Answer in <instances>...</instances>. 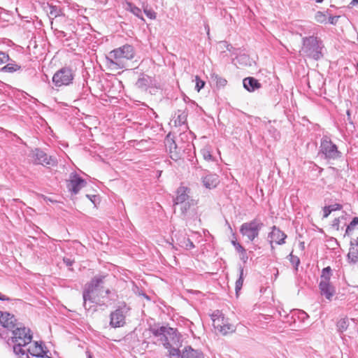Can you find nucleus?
I'll return each instance as SVG.
<instances>
[{
    "instance_id": "obj_5",
    "label": "nucleus",
    "mask_w": 358,
    "mask_h": 358,
    "mask_svg": "<svg viewBox=\"0 0 358 358\" xmlns=\"http://www.w3.org/2000/svg\"><path fill=\"white\" fill-rule=\"evenodd\" d=\"M264 227L261 220L255 218L252 220L244 222L240 227V233L246 237L248 241L252 242L259 236V232Z\"/></svg>"
},
{
    "instance_id": "obj_50",
    "label": "nucleus",
    "mask_w": 358,
    "mask_h": 358,
    "mask_svg": "<svg viewBox=\"0 0 358 358\" xmlns=\"http://www.w3.org/2000/svg\"><path fill=\"white\" fill-rule=\"evenodd\" d=\"M358 247V238H353L350 241V248H352V247Z\"/></svg>"
},
{
    "instance_id": "obj_49",
    "label": "nucleus",
    "mask_w": 358,
    "mask_h": 358,
    "mask_svg": "<svg viewBox=\"0 0 358 358\" xmlns=\"http://www.w3.org/2000/svg\"><path fill=\"white\" fill-rule=\"evenodd\" d=\"M331 211L339 210L342 208V205L339 203H335L329 206Z\"/></svg>"
},
{
    "instance_id": "obj_25",
    "label": "nucleus",
    "mask_w": 358,
    "mask_h": 358,
    "mask_svg": "<svg viewBox=\"0 0 358 358\" xmlns=\"http://www.w3.org/2000/svg\"><path fill=\"white\" fill-rule=\"evenodd\" d=\"M239 270V278L236 281L235 290L236 295L238 294L239 291L241 289L244 281V268L241 265L238 267Z\"/></svg>"
},
{
    "instance_id": "obj_15",
    "label": "nucleus",
    "mask_w": 358,
    "mask_h": 358,
    "mask_svg": "<svg viewBox=\"0 0 358 358\" xmlns=\"http://www.w3.org/2000/svg\"><path fill=\"white\" fill-rule=\"evenodd\" d=\"M189 192L190 189L187 187H179L176 190V196L173 200L174 205L182 204L187 202V201H190Z\"/></svg>"
},
{
    "instance_id": "obj_53",
    "label": "nucleus",
    "mask_w": 358,
    "mask_h": 358,
    "mask_svg": "<svg viewBox=\"0 0 358 358\" xmlns=\"http://www.w3.org/2000/svg\"><path fill=\"white\" fill-rule=\"evenodd\" d=\"M64 262L67 266H71L72 264V261L70 259H64Z\"/></svg>"
},
{
    "instance_id": "obj_38",
    "label": "nucleus",
    "mask_w": 358,
    "mask_h": 358,
    "mask_svg": "<svg viewBox=\"0 0 358 358\" xmlns=\"http://www.w3.org/2000/svg\"><path fill=\"white\" fill-rule=\"evenodd\" d=\"M348 327V322L347 319H341L337 323L338 331L341 333L345 331Z\"/></svg>"
},
{
    "instance_id": "obj_24",
    "label": "nucleus",
    "mask_w": 358,
    "mask_h": 358,
    "mask_svg": "<svg viewBox=\"0 0 358 358\" xmlns=\"http://www.w3.org/2000/svg\"><path fill=\"white\" fill-rule=\"evenodd\" d=\"M239 270V278L236 281L235 290L236 295L238 294L239 291L241 289L244 281V268L241 265L238 267Z\"/></svg>"
},
{
    "instance_id": "obj_32",
    "label": "nucleus",
    "mask_w": 358,
    "mask_h": 358,
    "mask_svg": "<svg viewBox=\"0 0 358 358\" xmlns=\"http://www.w3.org/2000/svg\"><path fill=\"white\" fill-rule=\"evenodd\" d=\"M21 69V66L15 63H9L4 66L1 71L4 72L13 73Z\"/></svg>"
},
{
    "instance_id": "obj_22",
    "label": "nucleus",
    "mask_w": 358,
    "mask_h": 358,
    "mask_svg": "<svg viewBox=\"0 0 358 358\" xmlns=\"http://www.w3.org/2000/svg\"><path fill=\"white\" fill-rule=\"evenodd\" d=\"M243 87L249 92H254L261 87V84L253 77H248L243 80Z\"/></svg>"
},
{
    "instance_id": "obj_30",
    "label": "nucleus",
    "mask_w": 358,
    "mask_h": 358,
    "mask_svg": "<svg viewBox=\"0 0 358 358\" xmlns=\"http://www.w3.org/2000/svg\"><path fill=\"white\" fill-rule=\"evenodd\" d=\"M348 259H349L350 262L353 264L358 263V246H355V248L352 247V248L349 249Z\"/></svg>"
},
{
    "instance_id": "obj_48",
    "label": "nucleus",
    "mask_w": 358,
    "mask_h": 358,
    "mask_svg": "<svg viewBox=\"0 0 358 358\" xmlns=\"http://www.w3.org/2000/svg\"><path fill=\"white\" fill-rule=\"evenodd\" d=\"M323 212H324L323 217L324 218H327L332 211L331 210V207L329 206H328L324 207Z\"/></svg>"
},
{
    "instance_id": "obj_46",
    "label": "nucleus",
    "mask_w": 358,
    "mask_h": 358,
    "mask_svg": "<svg viewBox=\"0 0 358 358\" xmlns=\"http://www.w3.org/2000/svg\"><path fill=\"white\" fill-rule=\"evenodd\" d=\"M308 317V315L303 310H298V317L301 320L304 321Z\"/></svg>"
},
{
    "instance_id": "obj_40",
    "label": "nucleus",
    "mask_w": 358,
    "mask_h": 358,
    "mask_svg": "<svg viewBox=\"0 0 358 358\" xmlns=\"http://www.w3.org/2000/svg\"><path fill=\"white\" fill-rule=\"evenodd\" d=\"M315 19L317 22L327 23V15L322 11H317L315 13Z\"/></svg>"
},
{
    "instance_id": "obj_13",
    "label": "nucleus",
    "mask_w": 358,
    "mask_h": 358,
    "mask_svg": "<svg viewBox=\"0 0 358 358\" xmlns=\"http://www.w3.org/2000/svg\"><path fill=\"white\" fill-rule=\"evenodd\" d=\"M0 324L3 328L11 331L20 325L13 315L2 311H0Z\"/></svg>"
},
{
    "instance_id": "obj_11",
    "label": "nucleus",
    "mask_w": 358,
    "mask_h": 358,
    "mask_svg": "<svg viewBox=\"0 0 358 358\" xmlns=\"http://www.w3.org/2000/svg\"><path fill=\"white\" fill-rule=\"evenodd\" d=\"M87 181L82 178L76 172H72L69 179L66 180V187L71 194H77L80 190L85 187Z\"/></svg>"
},
{
    "instance_id": "obj_37",
    "label": "nucleus",
    "mask_w": 358,
    "mask_h": 358,
    "mask_svg": "<svg viewBox=\"0 0 358 358\" xmlns=\"http://www.w3.org/2000/svg\"><path fill=\"white\" fill-rule=\"evenodd\" d=\"M142 7L143 8L144 13L148 17H149L151 20L156 19L157 13L154 10H152V9H148V6H145L144 3H143Z\"/></svg>"
},
{
    "instance_id": "obj_59",
    "label": "nucleus",
    "mask_w": 358,
    "mask_h": 358,
    "mask_svg": "<svg viewBox=\"0 0 358 358\" xmlns=\"http://www.w3.org/2000/svg\"><path fill=\"white\" fill-rule=\"evenodd\" d=\"M105 293H106V294H107V295H108V294H109L110 293V290L109 289H106L105 290Z\"/></svg>"
},
{
    "instance_id": "obj_21",
    "label": "nucleus",
    "mask_w": 358,
    "mask_h": 358,
    "mask_svg": "<svg viewBox=\"0 0 358 358\" xmlns=\"http://www.w3.org/2000/svg\"><path fill=\"white\" fill-rule=\"evenodd\" d=\"M165 146L171 159L177 161L180 158V153L178 151V147L175 141L172 139H166Z\"/></svg>"
},
{
    "instance_id": "obj_7",
    "label": "nucleus",
    "mask_w": 358,
    "mask_h": 358,
    "mask_svg": "<svg viewBox=\"0 0 358 358\" xmlns=\"http://www.w3.org/2000/svg\"><path fill=\"white\" fill-rule=\"evenodd\" d=\"M130 308L125 302L120 303L110 314V326L113 328L122 327L126 324V316Z\"/></svg>"
},
{
    "instance_id": "obj_35",
    "label": "nucleus",
    "mask_w": 358,
    "mask_h": 358,
    "mask_svg": "<svg viewBox=\"0 0 358 358\" xmlns=\"http://www.w3.org/2000/svg\"><path fill=\"white\" fill-rule=\"evenodd\" d=\"M357 225H358V217H355L350 222V223L347 226L345 236H349L351 231H352L355 229V227Z\"/></svg>"
},
{
    "instance_id": "obj_44",
    "label": "nucleus",
    "mask_w": 358,
    "mask_h": 358,
    "mask_svg": "<svg viewBox=\"0 0 358 358\" xmlns=\"http://www.w3.org/2000/svg\"><path fill=\"white\" fill-rule=\"evenodd\" d=\"M231 243L234 246L236 250L238 252H240L241 251H242L244 249V248L236 241H232Z\"/></svg>"
},
{
    "instance_id": "obj_51",
    "label": "nucleus",
    "mask_w": 358,
    "mask_h": 358,
    "mask_svg": "<svg viewBox=\"0 0 358 358\" xmlns=\"http://www.w3.org/2000/svg\"><path fill=\"white\" fill-rule=\"evenodd\" d=\"M0 300L8 301H10L11 299L9 297L6 296V295H4L0 292Z\"/></svg>"
},
{
    "instance_id": "obj_55",
    "label": "nucleus",
    "mask_w": 358,
    "mask_h": 358,
    "mask_svg": "<svg viewBox=\"0 0 358 358\" xmlns=\"http://www.w3.org/2000/svg\"><path fill=\"white\" fill-rule=\"evenodd\" d=\"M87 196L94 203V200L92 199V198L95 199L96 198V196L95 195H93V196H90L88 194H87Z\"/></svg>"
},
{
    "instance_id": "obj_3",
    "label": "nucleus",
    "mask_w": 358,
    "mask_h": 358,
    "mask_svg": "<svg viewBox=\"0 0 358 358\" xmlns=\"http://www.w3.org/2000/svg\"><path fill=\"white\" fill-rule=\"evenodd\" d=\"M324 49L323 41L320 38L314 36H306L302 38L300 54L304 57L317 61L324 57Z\"/></svg>"
},
{
    "instance_id": "obj_41",
    "label": "nucleus",
    "mask_w": 358,
    "mask_h": 358,
    "mask_svg": "<svg viewBox=\"0 0 358 358\" xmlns=\"http://www.w3.org/2000/svg\"><path fill=\"white\" fill-rule=\"evenodd\" d=\"M196 85L195 89L199 92L203 87L205 86V82L200 79V78L196 76L195 77Z\"/></svg>"
},
{
    "instance_id": "obj_47",
    "label": "nucleus",
    "mask_w": 358,
    "mask_h": 358,
    "mask_svg": "<svg viewBox=\"0 0 358 358\" xmlns=\"http://www.w3.org/2000/svg\"><path fill=\"white\" fill-rule=\"evenodd\" d=\"M339 17H340L339 15L329 16L328 22L329 24L335 25V24H336Z\"/></svg>"
},
{
    "instance_id": "obj_27",
    "label": "nucleus",
    "mask_w": 358,
    "mask_h": 358,
    "mask_svg": "<svg viewBox=\"0 0 358 358\" xmlns=\"http://www.w3.org/2000/svg\"><path fill=\"white\" fill-rule=\"evenodd\" d=\"M171 343L172 341L169 339V348H165L169 351L170 358H182V350L178 348H173Z\"/></svg>"
},
{
    "instance_id": "obj_10",
    "label": "nucleus",
    "mask_w": 358,
    "mask_h": 358,
    "mask_svg": "<svg viewBox=\"0 0 358 358\" xmlns=\"http://www.w3.org/2000/svg\"><path fill=\"white\" fill-rule=\"evenodd\" d=\"M30 157L35 164H41L43 166H55L57 164L55 157L48 156L44 151L39 148H35L30 154Z\"/></svg>"
},
{
    "instance_id": "obj_57",
    "label": "nucleus",
    "mask_w": 358,
    "mask_h": 358,
    "mask_svg": "<svg viewBox=\"0 0 358 358\" xmlns=\"http://www.w3.org/2000/svg\"><path fill=\"white\" fill-rule=\"evenodd\" d=\"M206 29L207 30V34L209 35L210 34V29L208 24L206 25Z\"/></svg>"
},
{
    "instance_id": "obj_54",
    "label": "nucleus",
    "mask_w": 358,
    "mask_h": 358,
    "mask_svg": "<svg viewBox=\"0 0 358 358\" xmlns=\"http://www.w3.org/2000/svg\"><path fill=\"white\" fill-rule=\"evenodd\" d=\"M358 3V0H352V1L350 2V5L352 6H355Z\"/></svg>"
},
{
    "instance_id": "obj_56",
    "label": "nucleus",
    "mask_w": 358,
    "mask_h": 358,
    "mask_svg": "<svg viewBox=\"0 0 358 358\" xmlns=\"http://www.w3.org/2000/svg\"><path fill=\"white\" fill-rule=\"evenodd\" d=\"M87 358H92V355L90 351H86Z\"/></svg>"
},
{
    "instance_id": "obj_42",
    "label": "nucleus",
    "mask_w": 358,
    "mask_h": 358,
    "mask_svg": "<svg viewBox=\"0 0 358 358\" xmlns=\"http://www.w3.org/2000/svg\"><path fill=\"white\" fill-rule=\"evenodd\" d=\"M9 56L4 52H0V65L6 63L9 60Z\"/></svg>"
},
{
    "instance_id": "obj_34",
    "label": "nucleus",
    "mask_w": 358,
    "mask_h": 358,
    "mask_svg": "<svg viewBox=\"0 0 358 358\" xmlns=\"http://www.w3.org/2000/svg\"><path fill=\"white\" fill-rule=\"evenodd\" d=\"M201 153L203 159L206 161H213V157L211 154V149L210 147L206 146L201 150Z\"/></svg>"
},
{
    "instance_id": "obj_18",
    "label": "nucleus",
    "mask_w": 358,
    "mask_h": 358,
    "mask_svg": "<svg viewBox=\"0 0 358 358\" xmlns=\"http://www.w3.org/2000/svg\"><path fill=\"white\" fill-rule=\"evenodd\" d=\"M182 358H204V355L201 350L187 345L182 350Z\"/></svg>"
},
{
    "instance_id": "obj_36",
    "label": "nucleus",
    "mask_w": 358,
    "mask_h": 358,
    "mask_svg": "<svg viewBox=\"0 0 358 358\" xmlns=\"http://www.w3.org/2000/svg\"><path fill=\"white\" fill-rule=\"evenodd\" d=\"M287 258L290 263L294 266L295 271H298V267L300 264L299 258L297 256L294 255L292 252L287 256Z\"/></svg>"
},
{
    "instance_id": "obj_12",
    "label": "nucleus",
    "mask_w": 358,
    "mask_h": 358,
    "mask_svg": "<svg viewBox=\"0 0 358 358\" xmlns=\"http://www.w3.org/2000/svg\"><path fill=\"white\" fill-rule=\"evenodd\" d=\"M286 238L287 235L283 231L276 226H273L271 232H269L268 235V242L271 249L273 250L274 248L273 245V243L278 245H283L285 243Z\"/></svg>"
},
{
    "instance_id": "obj_14",
    "label": "nucleus",
    "mask_w": 358,
    "mask_h": 358,
    "mask_svg": "<svg viewBox=\"0 0 358 358\" xmlns=\"http://www.w3.org/2000/svg\"><path fill=\"white\" fill-rule=\"evenodd\" d=\"M101 291L95 290L93 289V291L91 292L88 291V288L85 287L83 292V307L85 310H89L91 306L87 307V301L90 303H99V298L101 295Z\"/></svg>"
},
{
    "instance_id": "obj_60",
    "label": "nucleus",
    "mask_w": 358,
    "mask_h": 358,
    "mask_svg": "<svg viewBox=\"0 0 358 358\" xmlns=\"http://www.w3.org/2000/svg\"><path fill=\"white\" fill-rule=\"evenodd\" d=\"M317 3H322L324 0H315Z\"/></svg>"
},
{
    "instance_id": "obj_29",
    "label": "nucleus",
    "mask_w": 358,
    "mask_h": 358,
    "mask_svg": "<svg viewBox=\"0 0 358 358\" xmlns=\"http://www.w3.org/2000/svg\"><path fill=\"white\" fill-rule=\"evenodd\" d=\"M197 204V202L194 199H190V201H187L182 204H181V213L183 215H186L188 212L190 210L192 207L195 206Z\"/></svg>"
},
{
    "instance_id": "obj_33",
    "label": "nucleus",
    "mask_w": 358,
    "mask_h": 358,
    "mask_svg": "<svg viewBox=\"0 0 358 358\" xmlns=\"http://www.w3.org/2000/svg\"><path fill=\"white\" fill-rule=\"evenodd\" d=\"M211 78L213 81H215L216 85L218 87H224L227 85V80L219 76L218 75L215 73H213L211 75Z\"/></svg>"
},
{
    "instance_id": "obj_26",
    "label": "nucleus",
    "mask_w": 358,
    "mask_h": 358,
    "mask_svg": "<svg viewBox=\"0 0 358 358\" xmlns=\"http://www.w3.org/2000/svg\"><path fill=\"white\" fill-rule=\"evenodd\" d=\"M125 9L131 12L135 16L138 17V18L141 19L142 20H144L143 17L142 15L141 10L138 7H137L134 4H133L132 3L127 2Z\"/></svg>"
},
{
    "instance_id": "obj_17",
    "label": "nucleus",
    "mask_w": 358,
    "mask_h": 358,
    "mask_svg": "<svg viewBox=\"0 0 358 358\" xmlns=\"http://www.w3.org/2000/svg\"><path fill=\"white\" fill-rule=\"evenodd\" d=\"M26 353L28 355V353L31 356L37 357L38 356L44 354L46 351V347L43 343V342L35 341L29 346L28 348L25 349Z\"/></svg>"
},
{
    "instance_id": "obj_39",
    "label": "nucleus",
    "mask_w": 358,
    "mask_h": 358,
    "mask_svg": "<svg viewBox=\"0 0 358 358\" xmlns=\"http://www.w3.org/2000/svg\"><path fill=\"white\" fill-rule=\"evenodd\" d=\"M180 246L185 248L186 250H189L194 248L193 242L189 238H184L183 241L180 242Z\"/></svg>"
},
{
    "instance_id": "obj_1",
    "label": "nucleus",
    "mask_w": 358,
    "mask_h": 358,
    "mask_svg": "<svg viewBox=\"0 0 358 358\" xmlns=\"http://www.w3.org/2000/svg\"><path fill=\"white\" fill-rule=\"evenodd\" d=\"M13 336L7 341V345L18 358H29L24 349L31 343L33 335L29 328L20 324L12 331Z\"/></svg>"
},
{
    "instance_id": "obj_58",
    "label": "nucleus",
    "mask_w": 358,
    "mask_h": 358,
    "mask_svg": "<svg viewBox=\"0 0 358 358\" xmlns=\"http://www.w3.org/2000/svg\"><path fill=\"white\" fill-rule=\"evenodd\" d=\"M346 113L348 115V119L350 120V111L349 110H348Z\"/></svg>"
},
{
    "instance_id": "obj_2",
    "label": "nucleus",
    "mask_w": 358,
    "mask_h": 358,
    "mask_svg": "<svg viewBox=\"0 0 358 358\" xmlns=\"http://www.w3.org/2000/svg\"><path fill=\"white\" fill-rule=\"evenodd\" d=\"M134 57V50L131 45H124L115 48L106 56V62L112 69H121L125 67V60L132 59Z\"/></svg>"
},
{
    "instance_id": "obj_6",
    "label": "nucleus",
    "mask_w": 358,
    "mask_h": 358,
    "mask_svg": "<svg viewBox=\"0 0 358 358\" xmlns=\"http://www.w3.org/2000/svg\"><path fill=\"white\" fill-rule=\"evenodd\" d=\"M75 72L71 67L64 66L57 71L52 76V83L56 87L68 86L73 83Z\"/></svg>"
},
{
    "instance_id": "obj_28",
    "label": "nucleus",
    "mask_w": 358,
    "mask_h": 358,
    "mask_svg": "<svg viewBox=\"0 0 358 358\" xmlns=\"http://www.w3.org/2000/svg\"><path fill=\"white\" fill-rule=\"evenodd\" d=\"M187 113L183 110H178L177 113V116L175 120L176 124L178 126H182L185 124L187 122Z\"/></svg>"
},
{
    "instance_id": "obj_23",
    "label": "nucleus",
    "mask_w": 358,
    "mask_h": 358,
    "mask_svg": "<svg viewBox=\"0 0 358 358\" xmlns=\"http://www.w3.org/2000/svg\"><path fill=\"white\" fill-rule=\"evenodd\" d=\"M152 78L147 76L143 75L141 78H139L136 83L137 87L146 90L148 87H149L152 84Z\"/></svg>"
},
{
    "instance_id": "obj_8",
    "label": "nucleus",
    "mask_w": 358,
    "mask_h": 358,
    "mask_svg": "<svg viewBox=\"0 0 358 358\" xmlns=\"http://www.w3.org/2000/svg\"><path fill=\"white\" fill-rule=\"evenodd\" d=\"M213 325L216 331L222 335L235 331V327L230 324L219 310L212 315Z\"/></svg>"
},
{
    "instance_id": "obj_20",
    "label": "nucleus",
    "mask_w": 358,
    "mask_h": 358,
    "mask_svg": "<svg viewBox=\"0 0 358 358\" xmlns=\"http://www.w3.org/2000/svg\"><path fill=\"white\" fill-rule=\"evenodd\" d=\"M203 186L208 189H213L219 183V177L216 174L208 173L202 178Z\"/></svg>"
},
{
    "instance_id": "obj_31",
    "label": "nucleus",
    "mask_w": 358,
    "mask_h": 358,
    "mask_svg": "<svg viewBox=\"0 0 358 358\" xmlns=\"http://www.w3.org/2000/svg\"><path fill=\"white\" fill-rule=\"evenodd\" d=\"M331 275V268L330 266L324 268L322 271L320 282H330Z\"/></svg>"
},
{
    "instance_id": "obj_9",
    "label": "nucleus",
    "mask_w": 358,
    "mask_h": 358,
    "mask_svg": "<svg viewBox=\"0 0 358 358\" xmlns=\"http://www.w3.org/2000/svg\"><path fill=\"white\" fill-rule=\"evenodd\" d=\"M320 154L324 155L325 159H336L340 157L341 152L337 146L332 143L328 136H323L320 146Z\"/></svg>"
},
{
    "instance_id": "obj_52",
    "label": "nucleus",
    "mask_w": 358,
    "mask_h": 358,
    "mask_svg": "<svg viewBox=\"0 0 358 358\" xmlns=\"http://www.w3.org/2000/svg\"><path fill=\"white\" fill-rule=\"evenodd\" d=\"M48 352V350H46L44 354H42L39 356H38L36 358H51L50 356H48L47 355V353Z\"/></svg>"
},
{
    "instance_id": "obj_43",
    "label": "nucleus",
    "mask_w": 358,
    "mask_h": 358,
    "mask_svg": "<svg viewBox=\"0 0 358 358\" xmlns=\"http://www.w3.org/2000/svg\"><path fill=\"white\" fill-rule=\"evenodd\" d=\"M240 259L244 262L246 263L248 259V256L247 255L246 250L244 248L242 251L240 252Z\"/></svg>"
},
{
    "instance_id": "obj_19",
    "label": "nucleus",
    "mask_w": 358,
    "mask_h": 358,
    "mask_svg": "<svg viewBox=\"0 0 358 358\" xmlns=\"http://www.w3.org/2000/svg\"><path fill=\"white\" fill-rule=\"evenodd\" d=\"M319 287L321 294L324 296L326 299L329 300H331V297L336 292L335 287L331 284V282H320Z\"/></svg>"
},
{
    "instance_id": "obj_4",
    "label": "nucleus",
    "mask_w": 358,
    "mask_h": 358,
    "mask_svg": "<svg viewBox=\"0 0 358 358\" xmlns=\"http://www.w3.org/2000/svg\"><path fill=\"white\" fill-rule=\"evenodd\" d=\"M149 331L155 337H160L159 340L162 342L164 348H169V339H171L173 344L176 345L181 343V336L176 329L165 326L157 327L155 325L150 327Z\"/></svg>"
},
{
    "instance_id": "obj_16",
    "label": "nucleus",
    "mask_w": 358,
    "mask_h": 358,
    "mask_svg": "<svg viewBox=\"0 0 358 358\" xmlns=\"http://www.w3.org/2000/svg\"><path fill=\"white\" fill-rule=\"evenodd\" d=\"M106 275H95L88 283L85 285V287L88 288V291L91 292L93 291V289L103 292V284Z\"/></svg>"
},
{
    "instance_id": "obj_45",
    "label": "nucleus",
    "mask_w": 358,
    "mask_h": 358,
    "mask_svg": "<svg viewBox=\"0 0 358 358\" xmlns=\"http://www.w3.org/2000/svg\"><path fill=\"white\" fill-rule=\"evenodd\" d=\"M332 227L338 231L340 229V217L335 218L332 222Z\"/></svg>"
}]
</instances>
